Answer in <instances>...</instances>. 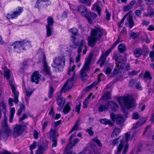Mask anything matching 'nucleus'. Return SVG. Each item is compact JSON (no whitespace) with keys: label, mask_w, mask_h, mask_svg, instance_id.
Here are the masks:
<instances>
[{"label":"nucleus","mask_w":154,"mask_h":154,"mask_svg":"<svg viewBox=\"0 0 154 154\" xmlns=\"http://www.w3.org/2000/svg\"><path fill=\"white\" fill-rule=\"evenodd\" d=\"M130 136V133L128 132L125 134V137L123 136H120L119 137L111 141L112 144L114 146L118 145L119 143L117 149V150H118V152H122L124 147L122 154H125L128 148V142Z\"/></svg>","instance_id":"obj_1"},{"label":"nucleus","mask_w":154,"mask_h":154,"mask_svg":"<svg viewBox=\"0 0 154 154\" xmlns=\"http://www.w3.org/2000/svg\"><path fill=\"white\" fill-rule=\"evenodd\" d=\"M104 30L102 28L95 27L92 29L90 33V36L88 38V45L94 47L97 41L100 40L103 35Z\"/></svg>","instance_id":"obj_2"},{"label":"nucleus","mask_w":154,"mask_h":154,"mask_svg":"<svg viewBox=\"0 0 154 154\" xmlns=\"http://www.w3.org/2000/svg\"><path fill=\"white\" fill-rule=\"evenodd\" d=\"M118 100L119 103L122 106V109L125 116L127 117L128 110L135 105L134 99L132 97H119L118 98Z\"/></svg>","instance_id":"obj_3"},{"label":"nucleus","mask_w":154,"mask_h":154,"mask_svg":"<svg viewBox=\"0 0 154 154\" xmlns=\"http://www.w3.org/2000/svg\"><path fill=\"white\" fill-rule=\"evenodd\" d=\"M0 107H2L4 109L3 112L4 114V119L2 122V128L0 131V138L6 140L8 138L10 130L7 124V119L6 118L5 113V106L4 102H2L0 104Z\"/></svg>","instance_id":"obj_4"},{"label":"nucleus","mask_w":154,"mask_h":154,"mask_svg":"<svg viewBox=\"0 0 154 154\" xmlns=\"http://www.w3.org/2000/svg\"><path fill=\"white\" fill-rule=\"evenodd\" d=\"M27 46L29 47H30V42L25 40L22 41L14 42L12 45H10L9 48L13 49V51L17 53H20L23 50H25V48Z\"/></svg>","instance_id":"obj_5"},{"label":"nucleus","mask_w":154,"mask_h":154,"mask_svg":"<svg viewBox=\"0 0 154 154\" xmlns=\"http://www.w3.org/2000/svg\"><path fill=\"white\" fill-rule=\"evenodd\" d=\"M77 10L83 16L85 17L88 20L90 24H92L93 20L97 16L96 14L91 12H88V9L83 5H81L78 7Z\"/></svg>","instance_id":"obj_6"},{"label":"nucleus","mask_w":154,"mask_h":154,"mask_svg":"<svg viewBox=\"0 0 154 154\" xmlns=\"http://www.w3.org/2000/svg\"><path fill=\"white\" fill-rule=\"evenodd\" d=\"M65 58L64 57H56L53 59V63L51 66L55 68L57 72L62 71L65 65Z\"/></svg>","instance_id":"obj_7"},{"label":"nucleus","mask_w":154,"mask_h":154,"mask_svg":"<svg viewBox=\"0 0 154 154\" xmlns=\"http://www.w3.org/2000/svg\"><path fill=\"white\" fill-rule=\"evenodd\" d=\"M92 57L91 54L89 55L85 60V65L80 71V75L82 80L85 82L87 80V75L86 72L89 69V67Z\"/></svg>","instance_id":"obj_8"},{"label":"nucleus","mask_w":154,"mask_h":154,"mask_svg":"<svg viewBox=\"0 0 154 154\" xmlns=\"http://www.w3.org/2000/svg\"><path fill=\"white\" fill-rule=\"evenodd\" d=\"M9 85L12 90V92L14 94V99L10 98L9 99L8 104L10 106H12L13 105V102H14L15 103H17L18 102V97L19 92L16 89V87L14 85V82L13 80H9Z\"/></svg>","instance_id":"obj_9"},{"label":"nucleus","mask_w":154,"mask_h":154,"mask_svg":"<svg viewBox=\"0 0 154 154\" xmlns=\"http://www.w3.org/2000/svg\"><path fill=\"white\" fill-rule=\"evenodd\" d=\"M113 58L116 60L117 67L114 69L112 75H116L119 72V68H123L125 66L126 59V58H125L122 59L121 56L116 57H114Z\"/></svg>","instance_id":"obj_10"},{"label":"nucleus","mask_w":154,"mask_h":154,"mask_svg":"<svg viewBox=\"0 0 154 154\" xmlns=\"http://www.w3.org/2000/svg\"><path fill=\"white\" fill-rule=\"evenodd\" d=\"M72 77L70 79H68L65 82L64 85L61 90V92H66L69 91L72 87L74 83L73 79L75 75V72H73Z\"/></svg>","instance_id":"obj_11"},{"label":"nucleus","mask_w":154,"mask_h":154,"mask_svg":"<svg viewBox=\"0 0 154 154\" xmlns=\"http://www.w3.org/2000/svg\"><path fill=\"white\" fill-rule=\"evenodd\" d=\"M125 17L126 20L125 25L130 29L132 28L134 25V22L132 16L130 14H127L125 15Z\"/></svg>","instance_id":"obj_12"},{"label":"nucleus","mask_w":154,"mask_h":154,"mask_svg":"<svg viewBox=\"0 0 154 154\" xmlns=\"http://www.w3.org/2000/svg\"><path fill=\"white\" fill-rule=\"evenodd\" d=\"M40 60L43 63V69L44 71L46 74L50 76L51 73V72L50 71V68L48 66L47 63L46 61V57L44 54H42V57L40 58Z\"/></svg>","instance_id":"obj_13"},{"label":"nucleus","mask_w":154,"mask_h":154,"mask_svg":"<svg viewBox=\"0 0 154 154\" xmlns=\"http://www.w3.org/2000/svg\"><path fill=\"white\" fill-rule=\"evenodd\" d=\"M75 133L73 134L70 136L68 140L69 144L67 145L66 146V148L67 149L71 148L72 146L75 145L79 142V140L78 138L75 139L74 140L73 142H72V139L75 136Z\"/></svg>","instance_id":"obj_14"},{"label":"nucleus","mask_w":154,"mask_h":154,"mask_svg":"<svg viewBox=\"0 0 154 154\" xmlns=\"http://www.w3.org/2000/svg\"><path fill=\"white\" fill-rule=\"evenodd\" d=\"M23 131V125H16L14 128L13 134L15 137H17L20 135Z\"/></svg>","instance_id":"obj_15"},{"label":"nucleus","mask_w":154,"mask_h":154,"mask_svg":"<svg viewBox=\"0 0 154 154\" xmlns=\"http://www.w3.org/2000/svg\"><path fill=\"white\" fill-rule=\"evenodd\" d=\"M23 11V8L21 7H18L17 10L13 13L10 14H8L7 16V17L8 19H11L15 18L18 15H20L22 13Z\"/></svg>","instance_id":"obj_16"},{"label":"nucleus","mask_w":154,"mask_h":154,"mask_svg":"<svg viewBox=\"0 0 154 154\" xmlns=\"http://www.w3.org/2000/svg\"><path fill=\"white\" fill-rule=\"evenodd\" d=\"M57 104L59 106L58 107V109L59 110H61L62 109L63 106L66 103L65 99L64 98L62 95L58 96L57 99Z\"/></svg>","instance_id":"obj_17"},{"label":"nucleus","mask_w":154,"mask_h":154,"mask_svg":"<svg viewBox=\"0 0 154 154\" xmlns=\"http://www.w3.org/2000/svg\"><path fill=\"white\" fill-rule=\"evenodd\" d=\"M70 30L72 34V42L74 43V45L73 46V48L76 49L78 47L79 44L76 42L75 41V38L74 36L76 35H77L78 32V30L76 28H73L70 29Z\"/></svg>","instance_id":"obj_18"},{"label":"nucleus","mask_w":154,"mask_h":154,"mask_svg":"<svg viewBox=\"0 0 154 154\" xmlns=\"http://www.w3.org/2000/svg\"><path fill=\"white\" fill-rule=\"evenodd\" d=\"M41 76L38 72H35L33 74L31 78V82H35L36 84H38L41 80Z\"/></svg>","instance_id":"obj_19"},{"label":"nucleus","mask_w":154,"mask_h":154,"mask_svg":"<svg viewBox=\"0 0 154 154\" xmlns=\"http://www.w3.org/2000/svg\"><path fill=\"white\" fill-rule=\"evenodd\" d=\"M84 41L82 40L80 42L79 44V45L78 48L77 50V52L79 54L77 56L76 58L75 61L77 62H79L80 59V54L82 51V49Z\"/></svg>","instance_id":"obj_20"},{"label":"nucleus","mask_w":154,"mask_h":154,"mask_svg":"<svg viewBox=\"0 0 154 154\" xmlns=\"http://www.w3.org/2000/svg\"><path fill=\"white\" fill-rule=\"evenodd\" d=\"M109 109H111L113 111H115L118 107V104L112 101H109L107 103Z\"/></svg>","instance_id":"obj_21"},{"label":"nucleus","mask_w":154,"mask_h":154,"mask_svg":"<svg viewBox=\"0 0 154 154\" xmlns=\"http://www.w3.org/2000/svg\"><path fill=\"white\" fill-rule=\"evenodd\" d=\"M47 147V144L39 146L37 150L36 151L35 154H42L43 151L46 150Z\"/></svg>","instance_id":"obj_22"},{"label":"nucleus","mask_w":154,"mask_h":154,"mask_svg":"<svg viewBox=\"0 0 154 154\" xmlns=\"http://www.w3.org/2000/svg\"><path fill=\"white\" fill-rule=\"evenodd\" d=\"M101 4L100 2H98L96 3L93 6L92 9L93 10H95L97 11V13L99 15L100 14V12L101 11V9L100 7V5Z\"/></svg>","instance_id":"obj_23"},{"label":"nucleus","mask_w":154,"mask_h":154,"mask_svg":"<svg viewBox=\"0 0 154 154\" xmlns=\"http://www.w3.org/2000/svg\"><path fill=\"white\" fill-rule=\"evenodd\" d=\"M123 117L121 115H118L117 118L116 119V124L120 126H122L124 125V121L123 119Z\"/></svg>","instance_id":"obj_24"},{"label":"nucleus","mask_w":154,"mask_h":154,"mask_svg":"<svg viewBox=\"0 0 154 154\" xmlns=\"http://www.w3.org/2000/svg\"><path fill=\"white\" fill-rule=\"evenodd\" d=\"M146 121V119L145 118H143L140 119L139 121L136 123V125L133 127V128L134 129H136L137 128L144 124Z\"/></svg>","instance_id":"obj_25"},{"label":"nucleus","mask_w":154,"mask_h":154,"mask_svg":"<svg viewBox=\"0 0 154 154\" xmlns=\"http://www.w3.org/2000/svg\"><path fill=\"white\" fill-rule=\"evenodd\" d=\"M99 121L101 123L105 125H109L110 126H112L114 123L111 120H108L106 119H100Z\"/></svg>","instance_id":"obj_26"},{"label":"nucleus","mask_w":154,"mask_h":154,"mask_svg":"<svg viewBox=\"0 0 154 154\" xmlns=\"http://www.w3.org/2000/svg\"><path fill=\"white\" fill-rule=\"evenodd\" d=\"M72 103L70 102H68L65 106L63 110V111L64 114H67L68 113L71 109V108L69 105L71 104Z\"/></svg>","instance_id":"obj_27"},{"label":"nucleus","mask_w":154,"mask_h":154,"mask_svg":"<svg viewBox=\"0 0 154 154\" xmlns=\"http://www.w3.org/2000/svg\"><path fill=\"white\" fill-rule=\"evenodd\" d=\"M143 53L142 50L139 48L135 49L134 51V54L135 57H140Z\"/></svg>","instance_id":"obj_28"},{"label":"nucleus","mask_w":154,"mask_h":154,"mask_svg":"<svg viewBox=\"0 0 154 154\" xmlns=\"http://www.w3.org/2000/svg\"><path fill=\"white\" fill-rule=\"evenodd\" d=\"M47 24L46 26L53 27V24L54 23L53 18L51 17H48L47 19Z\"/></svg>","instance_id":"obj_29"},{"label":"nucleus","mask_w":154,"mask_h":154,"mask_svg":"<svg viewBox=\"0 0 154 154\" xmlns=\"http://www.w3.org/2000/svg\"><path fill=\"white\" fill-rule=\"evenodd\" d=\"M146 148L148 151L151 152H153L154 150V145L151 142L147 144Z\"/></svg>","instance_id":"obj_30"},{"label":"nucleus","mask_w":154,"mask_h":154,"mask_svg":"<svg viewBox=\"0 0 154 154\" xmlns=\"http://www.w3.org/2000/svg\"><path fill=\"white\" fill-rule=\"evenodd\" d=\"M109 109L108 104L107 103L105 105L102 104L100 105L99 107L98 111L100 112H102Z\"/></svg>","instance_id":"obj_31"},{"label":"nucleus","mask_w":154,"mask_h":154,"mask_svg":"<svg viewBox=\"0 0 154 154\" xmlns=\"http://www.w3.org/2000/svg\"><path fill=\"white\" fill-rule=\"evenodd\" d=\"M118 49L121 53H123L126 50V46L123 44H120L118 46Z\"/></svg>","instance_id":"obj_32"},{"label":"nucleus","mask_w":154,"mask_h":154,"mask_svg":"<svg viewBox=\"0 0 154 154\" xmlns=\"http://www.w3.org/2000/svg\"><path fill=\"white\" fill-rule=\"evenodd\" d=\"M3 70L5 77L7 79H9L10 77V72L9 70L5 67L3 69Z\"/></svg>","instance_id":"obj_33"},{"label":"nucleus","mask_w":154,"mask_h":154,"mask_svg":"<svg viewBox=\"0 0 154 154\" xmlns=\"http://www.w3.org/2000/svg\"><path fill=\"white\" fill-rule=\"evenodd\" d=\"M120 132L121 130L120 128H115L111 134V137L112 138H114L115 136L118 135Z\"/></svg>","instance_id":"obj_34"},{"label":"nucleus","mask_w":154,"mask_h":154,"mask_svg":"<svg viewBox=\"0 0 154 154\" xmlns=\"http://www.w3.org/2000/svg\"><path fill=\"white\" fill-rule=\"evenodd\" d=\"M55 134V130H54L52 129H51L50 131L48 132L47 134V135L49 139H51L52 137H54Z\"/></svg>","instance_id":"obj_35"},{"label":"nucleus","mask_w":154,"mask_h":154,"mask_svg":"<svg viewBox=\"0 0 154 154\" xmlns=\"http://www.w3.org/2000/svg\"><path fill=\"white\" fill-rule=\"evenodd\" d=\"M106 57L101 56L100 59L98 62H100V66L102 67L104 64H106Z\"/></svg>","instance_id":"obj_36"},{"label":"nucleus","mask_w":154,"mask_h":154,"mask_svg":"<svg viewBox=\"0 0 154 154\" xmlns=\"http://www.w3.org/2000/svg\"><path fill=\"white\" fill-rule=\"evenodd\" d=\"M92 94H90L84 101L83 103V106L84 108H86L87 107L88 104L89 102L88 100L92 96Z\"/></svg>","instance_id":"obj_37"},{"label":"nucleus","mask_w":154,"mask_h":154,"mask_svg":"<svg viewBox=\"0 0 154 154\" xmlns=\"http://www.w3.org/2000/svg\"><path fill=\"white\" fill-rule=\"evenodd\" d=\"M143 78L145 79H147L149 80L152 79V77L149 72L146 71L143 75Z\"/></svg>","instance_id":"obj_38"},{"label":"nucleus","mask_w":154,"mask_h":154,"mask_svg":"<svg viewBox=\"0 0 154 154\" xmlns=\"http://www.w3.org/2000/svg\"><path fill=\"white\" fill-rule=\"evenodd\" d=\"M47 29V37H50L52 35V33L53 31V27L46 26Z\"/></svg>","instance_id":"obj_39"},{"label":"nucleus","mask_w":154,"mask_h":154,"mask_svg":"<svg viewBox=\"0 0 154 154\" xmlns=\"http://www.w3.org/2000/svg\"><path fill=\"white\" fill-rule=\"evenodd\" d=\"M79 121L78 120L76 121L74 126L69 131V134H71L72 132L77 130V129L79 128Z\"/></svg>","instance_id":"obj_40"},{"label":"nucleus","mask_w":154,"mask_h":154,"mask_svg":"<svg viewBox=\"0 0 154 154\" xmlns=\"http://www.w3.org/2000/svg\"><path fill=\"white\" fill-rule=\"evenodd\" d=\"M54 92V88L52 86L50 85L49 86V89L48 94V97L51 98L52 97Z\"/></svg>","instance_id":"obj_41"},{"label":"nucleus","mask_w":154,"mask_h":154,"mask_svg":"<svg viewBox=\"0 0 154 154\" xmlns=\"http://www.w3.org/2000/svg\"><path fill=\"white\" fill-rule=\"evenodd\" d=\"M92 140L96 143L98 146L100 147H102V144L101 143V141L98 139L97 137H95L93 138Z\"/></svg>","instance_id":"obj_42"},{"label":"nucleus","mask_w":154,"mask_h":154,"mask_svg":"<svg viewBox=\"0 0 154 154\" xmlns=\"http://www.w3.org/2000/svg\"><path fill=\"white\" fill-rule=\"evenodd\" d=\"M45 0H37V2L35 5V7L39 8V7L40 5H39V4H40L41 5H44V3H45Z\"/></svg>","instance_id":"obj_43"},{"label":"nucleus","mask_w":154,"mask_h":154,"mask_svg":"<svg viewBox=\"0 0 154 154\" xmlns=\"http://www.w3.org/2000/svg\"><path fill=\"white\" fill-rule=\"evenodd\" d=\"M137 82V80L136 79H131L129 83V86L131 87L134 86Z\"/></svg>","instance_id":"obj_44"},{"label":"nucleus","mask_w":154,"mask_h":154,"mask_svg":"<svg viewBox=\"0 0 154 154\" xmlns=\"http://www.w3.org/2000/svg\"><path fill=\"white\" fill-rule=\"evenodd\" d=\"M103 100H107L110 98V93L109 92H105L103 97Z\"/></svg>","instance_id":"obj_45"},{"label":"nucleus","mask_w":154,"mask_h":154,"mask_svg":"<svg viewBox=\"0 0 154 154\" xmlns=\"http://www.w3.org/2000/svg\"><path fill=\"white\" fill-rule=\"evenodd\" d=\"M79 2L81 3L85 4L88 6H90L91 5L90 0H79Z\"/></svg>","instance_id":"obj_46"},{"label":"nucleus","mask_w":154,"mask_h":154,"mask_svg":"<svg viewBox=\"0 0 154 154\" xmlns=\"http://www.w3.org/2000/svg\"><path fill=\"white\" fill-rule=\"evenodd\" d=\"M52 144L51 145L52 148L56 147L57 145V139L55 137H53L52 139Z\"/></svg>","instance_id":"obj_47"},{"label":"nucleus","mask_w":154,"mask_h":154,"mask_svg":"<svg viewBox=\"0 0 154 154\" xmlns=\"http://www.w3.org/2000/svg\"><path fill=\"white\" fill-rule=\"evenodd\" d=\"M118 115H115L113 113H110V117H111L112 120L113 121V122H113V123H114V122L115 121V120L116 119H117Z\"/></svg>","instance_id":"obj_48"},{"label":"nucleus","mask_w":154,"mask_h":154,"mask_svg":"<svg viewBox=\"0 0 154 154\" xmlns=\"http://www.w3.org/2000/svg\"><path fill=\"white\" fill-rule=\"evenodd\" d=\"M37 146V142L36 141H34L32 144L29 146V149L31 150L35 148Z\"/></svg>","instance_id":"obj_49"},{"label":"nucleus","mask_w":154,"mask_h":154,"mask_svg":"<svg viewBox=\"0 0 154 154\" xmlns=\"http://www.w3.org/2000/svg\"><path fill=\"white\" fill-rule=\"evenodd\" d=\"M81 104V102H79V104L75 106L76 111L78 113H79L80 112Z\"/></svg>","instance_id":"obj_50"},{"label":"nucleus","mask_w":154,"mask_h":154,"mask_svg":"<svg viewBox=\"0 0 154 154\" xmlns=\"http://www.w3.org/2000/svg\"><path fill=\"white\" fill-rule=\"evenodd\" d=\"M126 17H125V15L124 16V17L121 20L120 22H118V26L120 28L121 27H122V24L124 22V21Z\"/></svg>","instance_id":"obj_51"},{"label":"nucleus","mask_w":154,"mask_h":154,"mask_svg":"<svg viewBox=\"0 0 154 154\" xmlns=\"http://www.w3.org/2000/svg\"><path fill=\"white\" fill-rule=\"evenodd\" d=\"M146 4L149 5L154 4V0H144Z\"/></svg>","instance_id":"obj_52"},{"label":"nucleus","mask_w":154,"mask_h":154,"mask_svg":"<svg viewBox=\"0 0 154 154\" xmlns=\"http://www.w3.org/2000/svg\"><path fill=\"white\" fill-rule=\"evenodd\" d=\"M132 6L130 5H128L125 6L124 8V11H127L132 8Z\"/></svg>","instance_id":"obj_53"},{"label":"nucleus","mask_w":154,"mask_h":154,"mask_svg":"<svg viewBox=\"0 0 154 154\" xmlns=\"http://www.w3.org/2000/svg\"><path fill=\"white\" fill-rule=\"evenodd\" d=\"M86 131L90 135H92L94 134V133L93 131L92 128L91 127L87 129Z\"/></svg>","instance_id":"obj_54"},{"label":"nucleus","mask_w":154,"mask_h":154,"mask_svg":"<svg viewBox=\"0 0 154 154\" xmlns=\"http://www.w3.org/2000/svg\"><path fill=\"white\" fill-rule=\"evenodd\" d=\"M111 50V49L109 50L106 51L105 52L103 53L101 56L106 57H106L109 55V53H110Z\"/></svg>","instance_id":"obj_55"},{"label":"nucleus","mask_w":154,"mask_h":154,"mask_svg":"<svg viewBox=\"0 0 154 154\" xmlns=\"http://www.w3.org/2000/svg\"><path fill=\"white\" fill-rule=\"evenodd\" d=\"M28 117V114L26 113H23L22 117L20 119V121H21L25 119H27Z\"/></svg>","instance_id":"obj_56"},{"label":"nucleus","mask_w":154,"mask_h":154,"mask_svg":"<svg viewBox=\"0 0 154 154\" xmlns=\"http://www.w3.org/2000/svg\"><path fill=\"white\" fill-rule=\"evenodd\" d=\"M97 82H94L91 85L88 86L87 87V90L88 91V90H90L93 86H94V85H97Z\"/></svg>","instance_id":"obj_57"},{"label":"nucleus","mask_w":154,"mask_h":154,"mask_svg":"<svg viewBox=\"0 0 154 154\" xmlns=\"http://www.w3.org/2000/svg\"><path fill=\"white\" fill-rule=\"evenodd\" d=\"M139 115L137 112H135L133 115L132 118L133 119H137L138 118Z\"/></svg>","instance_id":"obj_58"},{"label":"nucleus","mask_w":154,"mask_h":154,"mask_svg":"<svg viewBox=\"0 0 154 154\" xmlns=\"http://www.w3.org/2000/svg\"><path fill=\"white\" fill-rule=\"evenodd\" d=\"M75 66L74 65H73L72 66L70 67L69 70L68 74L70 75V72H73V70L75 69Z\"/></svg>","instance_id":"obj_59"},{"label":"nucleus","mask_w":154,"mask_h":154,"mask_svg":"<svg viewBox=\"0 0 154 154\" xmlns=\"http://www.w3.org/2000/svg\"><path fill=\"white\" fill-rule=\"evenodd\" d=\"M20 108L19 109L21 110H25L26 109L25 106L24 105V104L22 103H20L19 104Z\"/></svg>","instance_id":"obj_60"},{"label":"nucleus","mask_w":154,"mask_h":154,"mask_svg":"<svg viewBox=\"0 0 154 154\" xmlns=\"http://www.w3.org/2000/svg\"><path fill=\"white\" fill-rule=\"evenodd\" d=\"M49 114L50 115L52 114V117L54 116V108L53 106L51 107Z\"/></svg>","instance_id":"obj_61"},{"label":"nucleus","mask_w":154,"mask_h":154,"mask_svg":"<svg viewBox=\"0 0 154 154\" xmlns=\"http://www.w3.org/2000/svg\"><path fill=\"white\" fill-rule=\"evenodd\" d=\"M135 14L137 15L138 17H140L141 16V14L140 11L139 10H137L135 12Z\"/></svg>","instance_id":"obj_62"},{"label":"nucleus","mask_w":154,"mask_h":154,"mask_svg":"<svg viewBox=\"0 0 154 154\" xmlns=\"http://www.w3.org/2000/svg\"><path fill=\"white\" fill-rule=\"evenodd\" d=\"M33 137L35 139H37L38 138V134L36 130L33 131Z\"/></svg>","instance_id":"obj_63"},{"label":"nucleus","mask_w":154,"mask_h":154,"mask_svg":"<svg viewBox=\"0 0 154 154\" xmlns=\"http://www.w3.org/2000/svg\"><path fill=\"white\" fill-rule=\"evenodd\" d=\"M137 73V72L135 70L133 71L129 72L128 73L129 75L130 76H134L136 75Z\"/></svg>","instance_id":"obj_64"}]
</instances>
